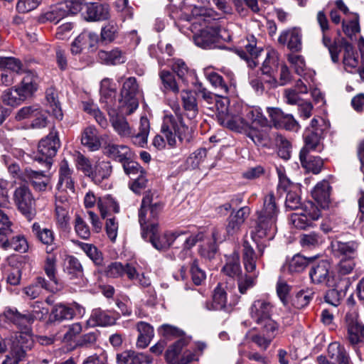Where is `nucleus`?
Wrapping results in <instances>:
<instances>
[{
	"mask_svg": "<svg viewBox=\"0 0 364 364\" xmlns=\"http://www.w3.org/2000/svg\"><path fill=\"white\" fill-rule=\"evenodd\" d=\"M279 208L274 195L269 193L264 198L263 206L261 210L256 212L257 218L252 226L250 235L257 244L258 253L260 256L264 254L267 247L265 241L272 240L277 233V221Z\"/></svg>",
	"mask_w": 364,
	"mask_h": 364,
	"instance_id": "f257e3e1",
	"label": "nucleus"
},
{
	"mask_svg": "<svg viewBox=\"0 0 364 364\" xmlns=\"http://www.w3.org/2000/svg\"><path fill=\"white\" fill-rule=\"evenodd\" d=\"M171 108L176 117L171 114L164 116L161 132L166 139L168 144L170 146H175L178 141L181 143L189 142L192 139V134L191 129L183 122L179 104L174 102Z\"/></svg>",
	"mask_w": 364,
	"mask_h": 364,
	"instance_id": "f03ea898",
	"label": "nucleus"
},
{
	"mask_svg": "<svg viewBox=\"0 0 364 364\" xmlns=\"http://www.w3.org/2000/svg\"><path fill=\"white\" fill-rule=\"evenodd\" d=\"M223 124L230 129L240 133H244L255 145L268 146L270 144L271 136L267 129H258L245 120L241 116H228Z\"/></svg>",
	"mask_w": 364,
	"mask_h": 364,
	"instance_id": "7ed1b4c3",
	"label": "nucleus"
},
{
	"mask_svg": "<svg viewBox=\"0 0 364 364\" xmlns=\"http://www.w3.org/2000/svg\"><path fill=\"white\" fill-rule=\"evenodd\" d=\"M259 257H261L259 255ZM258 255L248 241H244L242 244V262L247 273H252V275L247 274L240 275L237 279V287L239 292L245 294L247 291L253 288L256 284L257 277L259 272L257 271V260Z\"/></svg>",
	"mask_w": 364,
	"mask_h": 364,
	"instance_id": "20e7f679",
	"label": "nucleus"
},
{
	"mask_svg": "<svg viewBox=\"0 0 364 364\" xmlns=\"http://www.w3.org/2000/svg\"><path fill=\"white\" fill-rule=\"evenodd\" d=\"M139 86L134 77L125 80L120 90V97L116 99V109L121 113L129 115L139 107Z\"/></svg>",
	"mask_w": 364,
	"mask_h": 364,
	"instance_id": "39448f33",
	"label": "nucleus"
},
{
	"mask_svg": "<svg viewBox=\"0 0 364 364\" xmlns=\"http://www.w3.org/2000/svg\"><path fill=\"white\" fill-rule=\"evenodd\" d=\"M274 305L268 298L255 299L250 305L249 314L251 319L260 326H279L272 318Z\"/></svg>",
	"mask_w": 364,
	"mask_h": 364,
	"instance_id": "423d86ee",
	"label": "nucleus"
},
{
	"mask_svg": "<svg viewBox=\"0 0 364 364\" xmlns=\"http://www.w3.org/2000/svg\"><path fill=\"white\" fill-rule=\"evenodd\" d=\"M48 313V310H33L32 313L21 314L16 308L6 307L0 315V319L4 320L9 323H12L19 329L27 330L28 326L35 320H41Z\"/></svg>",
	"mask_w": 364,
	"mask_h": 364,
	"instance_id": "0eeeda50",
	"label": "nucleus"
},
{
	"mask_svg": "<svg viewBox=\"0 0 364 364\" xmlns=\"http://www.w3.org/2000/svg\"><path fill=\"white\" fill-rule=\"evenodd\" d=\"M60 146V142L58 132L53 129L40 141L34 160L45 164L47 168H50L52 164V159L56 155Z\"/></svg>",
	"mask_w": 364,
	"mask_h": 364,
	"instance_id": "6e6552de",
	"label": "nucleus"
},
{
	"mask_svg": "<svg viewBox=\"0 0 364 364\" xmlns=\"http://www.w3.org/2000/svg\"><path fill=\"white\" fill-rule=\"evenodd\" d=\"M14 201L18 210L28 220L33 218L36 214L35 199L26 184L21 185L15 189Z\"/></svg>",
	"mask_w": 364,
	"mask_h": 364,
	"instance_id": "1a4fd4ad",
	"label": "nucleus"
},
{
	"mask_svg": "<svg viewBox=\"0 0 364 364\" xmlns=\"http://www.w3.org/2000/svg\"><path fill=\"white\" fill-rule=\"evenodd\" d=\"M188 234V231L178 230L173 232L167 231L163 235L158 236V228L156 223L151 225V230L148 233V237L144 239L149 241L159 250L168 248L175 241Z\"/></svg>",
	"mask_w": 364,
	"mask_h": 364,
	"instance_id": "9d476101",
	"label": "nucleus"
},
{
	"mask_svg": "<svg viewBox=\"0 0 364 364\" xmlns=\"http://www.w3.org/2000/svg\"><path fill=\"white\" fill-rule=\"evenodd\" d=\"M348 339L353 346L364 343V325L359 321L355 310L349 311L345 317Z\"/></svg>",
	"mask_w": 364,
	"mask_h": 364,
	"instance_id": "9b49d317",
	"label": "nucleus"
},
{
	"mask_svg": "<svg viewBox=\"0 0 364 364\" xmlns=\"http://www.w3.org/2000/svg\"><path fill=\"white\" fill-rule=\"evenodd\" d=\"M320 216L321 212L318 207L312 202L308 201L304 204L301 213L291 215V221L295 228L305 229Z\"/></svg>",
	"mask_w": 364,
	"mask_h": 364,
	"instance_id": "f8f14e48",
	"label": "nucleus"
},
{
	"mask_svg": "<svg viewBox=\"0 0 364 364\" xmlns=\"http://www.w3.org/2000/svg\"><path fill=\"white\" fill-rule=\"evenodd\" d=\"M164 208V203L159 200L154 199L153 194L150 192L147 193L143 198L140 209L139 210V222L140 226L144 227L147 222V215L150 213V217L156 218Z\"/></svg>",
	"mask_w": 364,
	"mask_h": 364,
	"instance_id": "ddd939ff",
	"label": "nucleus"
},
{
	"mask_svg": "<svg viewBox=\"0 0 364 364\" xmlns=\"http://www.w3.org/2000/svg\"><path fill=\"white\" fill-rule=\"evenodd\" d=\"M267 112L273 126L277 129L298 131L300 126L294 116L285 114L280 108L267 107Z\"/></svg>",
	"mask_w": 364,
	"mask_h": 364,
	"instance_id": "4468645a",
	"label": "nucleus"
},
{
	"mask_svg": "<svg viewBox=\"0 0 364 364\" xmlns=\"http://www.w3.org/2000/svg\"><path fill=\"white\" fill-rule=\"evenodd\" d=\"M309 277L314 284L336 286L331 274V264L327 260H322L318 264H313L309 271Z\"/></svg>",
	"mask_w": 364,
	"mask_h": 364,
	"instance_id": "2eb2a0df",
	"label": "nucleus"
},
{
	"mask_svg": "<svg viewBox=\"0 0 364 364\" xmlns=\"http://www.w3.org/2000/svg\"><path fill=\"white\" fill-rule=\"evenodd\" d=\"M33 346L32 336L26 333H21L12 341L10 354L22 361L27 357L28 353L31 350Z\"/></svg>",
	"mask_w": 364,
	"mask_h": 364,
	"instance_id": "dca6fc26",
	"label": "nucleus"
},
{
	"mask_svg": "<svg viewBox=\"0 0 364 364\" xmlns=\"http://www.w3.org/2000/svg\"><path fill=\"white\" fill-rule=\"evenodd\" d=\"M44 290L55 292L59 290V288L54 287L44 277H37L30 284L22 289V293L26 298L33 300L40 297L43 294Z\"/></svg>",
	"mask_w": 364,
	"mask_h": 364,
	"instance_id": "f3484780",
	"label": "nucleus"
},
{
	"mask_svg": "<svg viewBox=\"0 0 364 364\" xmlns=\"http://www.w3.org/2000/svg\"><path fill=\"white\" fill-rule=\"evenodd\" d=\"M277 41L280 45L287 46L291 52H300L302 50V32L299 28L294 27L282 31Z\"/></svg>",
	"mask_w": 364,
	"mask_h": 364,
	"instance_id": "a211bd4d",
	"label": "nucleus"
},
{
	"mask_svg": "<svg viewBox=\"0 0 364 364\" xmlns=\"http://www.w3.org/2000/svg\"><path fill=\"white\" fill-rule=\"evenodd\" d=\"M343 50L342 63L345 70L354 73L360 67L358 53L352 44L346 39L341 41V51Z\"/></svg>",
	"mask_w": 364,
	"mask_h": 364,
	"instance_id": "6ab92c4d",
	"label": "nucleus"
},
{
	"mask_svg": "<svg viewBox=\"0 0 364 364\" xmlns=\"http://www.w3.org/2000/svg\"><path fill=\"white\" fill-rule=\"evenodd\" d=\"M246 41L244 48L238 50L237 53L241 58L247 61L250 68H254L259 64L257 58L260 55L262 49L257 46V39L254 36H247Z\"/></svg>",
	"mask_w": 364,
	"mask_h": 364,
	"instance_id": "aec40b11",
	"label": "nucleus"
},
{
	"mask_svg": "<svg viewBox=\"0 0 364 364\" xmlns=\"http://www.w3.org/2000/svg\"><path fill=\"white\" fill-rule=\"evenodd\" d=\"M117 109H107L109 122L114 131L121 138H130L133 134V128L128 122L127 118L122 114L116 113Z\"/></svg>",
	"mask_w": 364,
	"mask_h": 364,
	"instance_id": "412c9836",
	"label": "nucleus"
},
{
	"mask_svg": "<svg viewBox=\"0 0 364 364\" xmlns=\"http://www.w3.org/2000/svg\"><path fill=\"white\" fill-rule=\"evenodd\" d=\"M56 188L59 191L67 192L68 191L74 193L75 177L73 170L68 166L66 160L61 161L58 171V181Z\"/></svg>",
	"mask_w": 364,
	"mask_h": 364,
	"instance_id": "4be33fe9",
	"label": "nucleus"
},
{
	"mask_svg": "<svg viewBox=\"0 0 364 364\" xmlns=\"http://www.w3.org/2000/svg\"><path fill=\"white\" fill-rule=\"evenodd\" d=\"M103 154L108 158L123 164L134 154L129 147L123 144H116L113 142H107L102 147Z\"/></svg>",
	"mask_w": 364,
	"mask_h": 364,
	"instance_id": "5701e85b",
	"label": "nucleus"
},
{
	"mask_svg": "<svg viewBox=\"0 0 364 364\" xmlns=\"http://www.w3.org/2000/svg\"><path fill=\"white\" fill-rule=\"evenodd\" d=\"M241 114L245 120L258 129H267L269 134L270 128L267 127V119L263 114L262 109L259 107L245 106L242 107Z\"/></svg>",
	"mask_w": 364,
	"mask_h": 364,
	"instance_id": "b1692460",
	"label": "nucleus"
},
{
	"mask_svg": "<svg viewBox=\"0 0 364 364\" xmlns=\"http://www.w3.org/2000/svg\"><path fill=\"white\" fill-rule=\"evenodd\" d=\"M358 245L355 240H333L331 244V252L336 258H356Z\"/></svg>",
	"mask_w": 364,
	"mask_h": 364,
	"instance_id": "393cba45",
	"label": "nucleus"
},
{
	"mask_svg": "<svg viewBox=\"0 0 364 364\" xmlns=\"http://www.w3.org/2000/svg\"><path fill=\"white\" fill-rule=\"evenodd\" d=\"M193 41L197 46L202 48H214L218 41V29L215 27H207L196 35Z\"/></svg>",
	"mask_w": 364,
	"mask_h": 364,
	"instance_id": "a878e982",
	"label": "nucleus"
},
{
	"mask_svg": "<svg viewBox=\"0 0 364 364\" xmlns=\"http://www.w3.org/2000/svg\"><path fill=\"white\" fill-rule=\"evenodd\" d=\"M70 204L65 196H57L55 200V218L57 225L65 230L70 223Z\"/></svg>",
	"mask_w": 364,
	"mask_h": 364,
	"instance_id": "bb28decb",
	"label": "nucleus"
},
{
	"mask_svg": "<svg viewBox=\"0 0 364 364\" xmlns=\"http://www.w3.org/2000/svg\"><path fill=\"white\" fill-rule=\"evenodd\" d=\"M39 82L40 78L38 74L34 71L28 70L25 72L21 84L17 87L19 92H21L22 96L28 99L31 97L37 91Z\"/></svg>",
	"mask_w": 364,
	"mask_h": 364,
	"instance_id": "cd10ccee",
	"label": "nucleus"
},
{
	"mask_svg": "<svg viewBox=\"0 0 364 364\" xmlns=\"http://www.w3.org/2000/svg\"><path fill=\"white\" fill-rule=\"evenodd\" d=\"M117 364H150L153 358L144 353H138L132 350H127L117 354Z\"/></svg>",
	"mask_w": 364,
	"mask_h": 364,
	"instance_id": "c85d7f7f",
	"label": "nucleus"
},
{
	"mask_svg": "<svg viewBox=\"0 0 364 364\" xmlns=\"http://www.w3.org/2000/svg\"><path fill=\"white\" fill-rule=\"evenodd\" d=\"M250 208L244 206L235 213H232L228 218V223L226 226V232L228 235H233L240 230L242 225L250 214Z\"/></svg>",
	"mask_w": 364,
	"mask_h": 364,
	"instance_id": "c756f323",
	"label": "nucleus"
},
{
	"mask_svg": "<svg viewBox=\"0 0 364 364\" xmlns=\"http://www.w3.org/2000/svg\"><path fill=\"white\" fill-rule=\"evenodd\" d=\"M181 99L184 115L191 120L195 119L198 113L195 92L189 90H183L181 92Z\"/></svg>",
	"mask_w": 364,
	"mask_h": 364,
	"instance_id": "7c9ffc66",
	"label": "nucleus"
},
{
	"mask_svg": "<svg viewBox=\"0 0 364 364\" xmlns=\"http://www.w3.org/2000/svg\"><path fill=\"white\" fill-rule=\"evenodd\" d=\"M100 101L104 103L107 109H116V89L112 86L111 79L105 78L101 81Z\"/></svg>",
	"mask_w": 364,
	"mask_h": 364,
	"instance_id": "2f4dec72",
	"label": "nucleus"
},
{
	"mask_svg": "<svg viewBox=\"0 0 364 364\" xmlns=\"http://www.w3.org/2000/svg\"><path fill=\"white\" fill-rule=\"evenodd\" d=\"M81 143L91 151H97L101 147L99 132L95 126L85 127L81 134Z\"/></svg>",
	"mask_w": 364,
	"mask_h": 364,
	"instance_id": "473e14b6",
	"label": "nucleus"
},
{
	"mask_svg": "<svg viewBox=\"0 0 364 364\" xmlns=\"http://www.w3.org/2000/svg\"><path fill=\"white\" fill-rule=\"evenodd\" d=\"M46 252L48 254L46 257L43 269L50 280V283L54 287H58L59 280L56 277L57 269V255L54 253V247L46 248Z\"/></svg>",
	"mask_w": 364,
	"mask_h": 364,
	"instance_id": "72a5a7b5",
	"label": "nucleus"
},
{
	"mask_svg": "<svg viewBox=\"0 0 364 364\" xmlns=\"http://www.w3.org/2000/svg\"><path fill=\"white\" fill-rule=\"evenodd\" d=\"M262 332L261 334H255L251 336L250 339L259 348L267 349L272 340L279 333V326H260Z\"/></svg>",
	"mask_w": 364,
	"mask_h": 364,
	"instance_id": "f704fd0d",
	"label": "nucleus"
},
{
	"mask_svg": "<svg viewBox=\"0 0 364 364\" xmlns=\"http://www.w3.org/2000/svg\"><path fill=\"white\" fill-rule=\"evenodd\" d=\"M208 80L211 85L215 87L219 92L218 96L224 97L228 95L232 80H233V74L230 73L223 77L218 73H212L208 75Z\"/></svg>",
	"mask_w": 364,
	"mask_h": 364,
	"instance_id": "c9c22d12",
	"label": "nucleus"
},
{
	"mask_svg": "<svg viewBox=\"0 0 364 364\" xmlns=\"http://www.w3.org/2000/svg\"><path fill=\"white\" fill-rule=\"evenodd\" d=\"M331 187L327 181H323L315 186L312 191V197L322 208H327L330 203Z\"/></svg>",
	"mask_w": 364,
	"mask_h": 364,
	"instance_id": "e433bc0d",
	"label": "nucleus"
},
{
	"mask_svg": "<svg viewBox=\"0 0 364 364\" xmlns=\"http://www.w3.org/2000/svg\"><path fill=\"white\" fill-rule=\"evenodd\" d=\"M47 112L58 120L63 119V112L58 100L57 90L50 87L46 90Z\"/></svg>",
	"mask_w": 364,
	"mask_h": 364,
	"instance_id": "4c0bfd02",
	"label": "nucleus"
},
{
	"mask_svg": "<svg viewBox=\"0 0 364 364\" xmlns=\"http://www.w3.org/2000/svg\"><path fill=\"white\" fill-rule=\"evenodd\" d=\"M32 232L34 236L43 245H46V248L54 247L56 249V245L54 244L55 234L51 229L46 228H41L38 223H34L32 226Z\"/></svg>",
	"mask_w": 364,
	"mask_h": 364,
	"instance_id": "58836bf2",
	"label": "nucleus"
},
{
	"mask_svg": "<svg viewBox=\"0 0 364 364\" xmlns=\"http://www.w3.org/2000/svg\"><path fill=\"white\" fill-rule=\"evenodd\" d=\"M114 323V318L100 308L94 309L86 321L87 327L106 326Z\"/></svg>",
	"mask_w": 364,
	"mask_h": 364,
	"instance_id": "ea45409f",
	"label": "nucleus"
},
{
	"mask_svg": "<svg viewBox=\"0 0 364 364\" xmlns=\"http://www.w3.org/2000/svg\"><path fill=\"white\" fill-rule=\"evenodd\" d=\"M86 19L91 21H104L109 16V6L92 3L87 6Z\"/></svg>",
	"mask_w": 364,
	"mask_h": 364,
	"instance_id": "a19ab883",
	"label": "nucleus"
},
{
	"mask_svg": "<svg viewBox=\"0 0 364 364\" xmlns=\"http://www.w3.org/2000/svg\"><path fill=\"white\" fill-rule=\"evenodd\" d=\"M189 343V338L183 336L178 338L173 345H171L166 352L165 357L166 361L170 364H178L181 358V353L183 347Z\"/></svg>",
	"mask_w": 364,
	"mask_h": 364,
	"instance_id": "79ce46f5",
	"label": "nucleus"
},
{
	"mask_svg": "<svg viewBox=\"0 0 364 364\" xmlns=\"http://www.w3.org/2000/svg\"><path fill=\"white\" fill-rule=\"evenodd\" d=\"M112 172L110 161H98L96 162L90 178L96 184H100L103 180L108 178Z\"/></svg>",
	"mask_w": 364,
	"mask_h": 364,
	"instance_id": "37998d69",
	"label": "nucleus"
},
{
	"mask_svg": "<svg viewBox=\"0 0 364 364\" xmlns=\"http://www.w3.org/2000/svg\"><path fill=\"white\" fill-rule=\"evenodd\" d=\"M227 301V294L221 285L218 284L214 290L213 301H206L205 308L208 311L223 310L226 308Z\"/></svg>",
	"mask_w": 364,
	"mask_h": 364,
	"instance_id": "c03bdc74",
	"label": "nucleus"
},
{
	"mask_svg": "<svg viewBox=\"0 0 364 364\" xmlns=\"http://www.w3.org/2000/svg\"><path fill=\"white\" fill-rule=\"evenodd\" d=\"M139 336L136 346L139 348H146L154 337L153 327L148 323L140 321L136 324Z\"/></svg>",
	"mask_w": 364,
	"mask_h": 364,
	"instance_id": "a18cd8bd",
	"label": "nucleus"
},
{
	"mask_svg": "<svg viewBox=\"0 0 364 364\" xmlns=\"http://www.w3.org/2000/svg\"><path fill=\"white\" fill-rule=\"evenodd\" d=\"M26 179L24 181H29L37 191L46 190L49 179L43 171H36L30 168H26Z\"/></svg>",
	"mask_w": 364,
	"mask_h": 364,
	"instance_id": "49530a36",
	"label": "nucleus"
},
{
	"mask_svg": "<svg viewBox=\"0 0 364 364\" xmlns=\"http://www.w3.org/2000/svg\"><path fill=\"white\" fill-rule=\"evenodd\" d=\"M299 159L301 166L307 171H311L314 174H318L321 172L323 165L321 157L310 155L309 153H300Z\"/></svg>",
	"mask_w": 364,
	"mask_h": 364,
	"instance_id": "de8ad7c7",
	"label": "nucleus"
},
{
	"mask_svg": "<svg viewBox=\"0 0 364 364\" xmlns=\"http://www.w3.org/2000/svg\"><path fill=\"white\" fill-rule=\"evenodd\" d=\"M328 356L338 364H350V357L344 346L338 342H333L328 347Z\"/></svg>",
	"mask_w": 364,
	"mask_h": 364,
	"instance_id": "09e8293b",
	"label": "nucleus"
},
{
	"mask_svg": "<svg viewBox=\"0 0 364 364\" xmlns=\"http://www.w3.org/2000/svg\"><path fill=\"white\" fill-rule=\"evenodd\" d=\"M279 67V53L274 48H267L266 58L262 63L260 71L263 74H274Z\"/></svg>",
	"mask_w": 364,
	"mask_h": 364,
	"instance_id": "8fccbe9b",
	"label": "nucleus"
},
{
	"mask_svg": "<svg viewBox=\"0 0 364 364\" xmlns=\"http://www.w3.org/2000/svg\"><path fill=\"white\" fill-rule=\"evenodd\" d=\"M223 272L232 278L237 279L242 274L240 263V256L236 252H234L228 257L227 262L222 269Z\"/></svg>",
	"mask_w": 364,
	"mask_h": 364,
	"instance_id": "3c124183",
	"label": "nucleus"
},
{
	"mask_svg": "<svg viewBox=\"0 0 364 364\" xmlns=\"http://www.w3.org/2000/svg\"><path fill=\"white\" fill-rule=\"evenodd\" d=\"M99 59L107 65H117L124 63L126 61L125 53L119 48L110 51L100 50L98 52Z\"/></svg>",
	"mask_w": 364,
	"mask_h": 364,
	"instance_id": "603ef678",
	"label": "nucleus"
},
{
	"mask_svg": "<svg viewBox=\"0 0 364 364\" xmlns=\"http://www.w3.org/2000/svg\"><path fill=\"white\" fill-rule=\"evenodd\" d=\"M321 136L320 129H317L315 132L305 130L304 133V146L300 153H310L311 151L317 150L320 146Z\"/></svg>",
	"mask_w": 364,
	"mask_h": 364,
	"instance_id": "864d4df0",
	"label": "nucleus"
},
{
	"mask_svg": "<svg viewBox=\"0 0 364 364\" xmlns=\"http://www.w3.org/2000/svg\"><path fill=\"white\" fill-rule=\"evenodd\" d=\"M64 272L70 279L81 278L83 276V267L80 262L73 255L66 257Z\"/></svg>",
	"mask_w": 364,
	"mask_h": 364,
	"instance_id": "5fc2aeb1",
	"label": "nucleus"
},
{
	"mask_svg": "<svg viewBox=\"0 0 364 364\" xmlns=\"http://www.w3.org/2000/svg\"><path fill=\"white\" fill-rule=\"evenodd\" d=\"M97 207L102 218L119 211V204L110 196L98 198Z\"/></svg>",
	"mask_w": 364,
	"mask_h": 364,
	"instance_id": "6e6d98bb",
	"label": "nucleus"
},
{
	"mask_svg": "<svg viewBox=\"0 0 364 364\" xmlns=\"http://www.w3.org/2000/svg\"><path fill=\"white\" fill-rule=\"evenodd\" d=\"M150 124L149 121L146 117H141L140 119L139 131L134 134L133 132L132 141L133 144L139 146L144 147L147 144V138L149 133Z\"/></svg>",
	"mask_w": 364,
	"mask_h": 364,
	"instance_id": "4d7b16f0",
	"label": "nucleus"
},
{
	"mask_svg": "<svg viewBox=\"0 0 364 364\" xmlns=\"http://www.w3.org/2000/svg\"><path fill=\"white\" fill-rule=\"evenodd\" d=\"M73 314L70 305L59 303L53 306L50 318L51 321L59 322L64 320H70L73 318Z\"/></svg>",
	"mask_w": 364,
	"mask_h": 364,
	"instance_id": "13d9d810",
	"label": "nucleus"
},
{
	"mask_svg": "<svg viewBox=\"0 0 364 364\" xmlns=\"http://www.w3.org/2000/svg\"><path fill=\"white\" fill-rule=\"evenodd\" d=\"M217 8L221 11L220 14H216L211 9L195 8L193 11H205L204 16L212 17L213 20L221 18L223 15L231 14V7L227 4L226 0H213Z\"/></svg>",
	"mask_w": 364,
	"mask_h": 364,
	"instance_id": "bf43d9fd",
	"label": "nucleus"
},
{
	"mask_svg": "<svg viewBox=\"0 0 364 364\" xmlns=\"http://www.w3.org/2000/svg\"><path fill=\"white\" fill-rule=\"evenodd\" d=\"M222 228H215L212 231V237L214 243L209 246V249L207 250L203 247H200L199 250L200 255L206 258L210 259L213 257L217 250L216 243L221 242L225 240L226 236L225 234L222 235Z\"/></svg>",
	"mask_w": 364,
	"mask_h": 364,
	"instance_id": "052dcab7",
	"label": "nucleus"
},
{
	"mask_svg": "<svg viewBox=\"0 0 364 364\" xmlns=\"http://www.w3.org/2000/svg\"><path fill=\"white\" fill-rule=\"evenodd\" d=\"M314 292L312 289H301L296 293L291 299V304L296 309H300L306 307L312 300Z\"/></svg>",
	"mask_w": 364,
	"mask_h": 364,
	"instance_id": "680f3d73",
	"label": "nucleus"
},
{
	"mask_svg": "<svg viewBox=\"0 0 364 364\" xmlns=\"http://www.w3.org/2000/svg\"><path fill=\"white\" fill-rule=\"evenodd\" d=\"M119 30L120 27L115 21H109L101 29L102 41L109 43L114 41L118 36Z\"/></svg>",
	"mask_w": 364,
	"mask_h": 364,
	"instance_id": "e2e57ef3",
	"label": "nucleus"
},
{
	"mask_svg": "<svg viewBox=\"0 0 364 364\" xmlns=\"http://www.w3.org/2000/svg\"><path fill=\"white\" fill-rule=\"evenodd\" d=\"M26 100L17 87L5 90L2 95L3 102L9 106H17Z\"/></svg>",
	"mask_w": 364,
	"mask_h": 364,
	"instance_id": "0e129e2a",
	"label": "nucleus"
},
{
	"mask_svg": "<svg viewBox=\"0 0 364 364\" xmlns=\"http://www.w3.org/2000/svg\"><path fill=\"white\" fill-rule=\"evenodd\" d=\"M328 31L322 32V43L328 48L331 55V60L334 63L339 61V54L341 53V44L338 45L336 42L332 43L331 38L328 34Z\"/></svg>",
	"mask_w": 364,
	"mask_h": 364,
	"instance_id": "69168bd1",
	"label": "nucleus"
},
{
	"mask_svg": "<svg viewBox=\"0 0 364 364\" xmlns=\"http://www.w3.org/2000/svg\"><path fill=\"white\" fill-rule=\"evenodd\" d=\"M159 77L163 84L164 92L171 91L175 94L179 92V87L173 73L163 70L160 71Z\"/></svg>",
	"mask_w": 364,
	"mask_h": 364,
	"instance_id": "338daca9",
	"label": "nucleus"
},
{
	"mask_svg": "<svg viewBox=\"0 0 364 364\" xmlns=\"http://www.w3.org/2000/svg\"><path fill=\"white\" fill-rule=\"evenodd\" d=\"M22 62L14 57H0V69L8 70L16 73L23 72Z\"/></svg>",
	"mask_w": 364,
	"mask_h": 364,
	"instance_id": "774afa93",
	"label": "nucleus"
}]
</instances>
